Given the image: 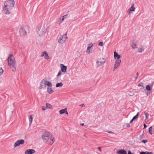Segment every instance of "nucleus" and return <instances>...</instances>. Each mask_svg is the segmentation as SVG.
<instances>
[{"label":"nucleus","mask_w":154,"mask_h":154,"mask_svg":"<svg viewBox=\"0 0 154 154\" xmlns=\"http://www.w3.org/2000/svg\"><path fill=\"white\" fill-rule=\"evenodd\" d=\"M67 38L66 33L63 36H60L58 40L59 43L63 44L64 42Z\"/></svg>","instance_id":"obj_10"},{"label":"nucleus","mask_w":154,"mask_h":154,"mask_svg":"<svg viewBox=\"0 0 154 154\" xmlns=\"http://www.w3.org/2000/svg\"><path fill=\"white\" fill-rule=\"evenodd\" d=\"M79 106L81 107H85V105L84 104H81L79 105Z\"/></svg>","instance_id":"obj_35"},{"label":"nucleus","mask_w":154,"mask_h":154,"mask_svg":"<svg viewBox=\"0 0 154 154\" xmlns=\"http://www.w3.org/2000/svg\"><path fill=\"white\" fill-rule=\"evenodd\" d=\"M145 152H141L140 153V154H145Z\"/></svg>","instance_id":"obj_44"},{"label":"nucleus","mask_w":154,"mask_h":154,"mask_svg":"<svg viewBox=\"0 0 154 154\" xmlns=\"http://www.w3.org/2000/svg\"><path fill=\"white\" fill-rule=\"evenodd\" d=\"M35 152V151L33 149H28L25 152V154H33Z\"/></svg>","instance_id":"obj_12"},{"label":"nucleus","mask_w":154,"mask_h":154,"mask_svg":"<svg viewBox=\"0 0 154 154\" xmlns=\"http://www.w3.org/2000/svg\"><path fill=\"white\" fill-rule=\"evenodd\" d=\"M152 127H151L149 128V132L151 134H152Z\"/></svg>","instance_id":"obj_27"},{"label":"nucleus","mask_w":154,"mask_h":154,"mask_svg":"<svg viewBox=\"0 0 154 154\" xmlns=\"http://www.w3.org/2000/svg\"><path fill=\"white\" fill-rule=\"evenodd\" d=\"M135 10V8L133 6H132L130 8H129L128 11V13L129 15L131 14V11H134Z\"/></svg>","instance_id":"obj_16"},{"label":"nucleus","mask_w":154,"mask_h":154,"mask_svg":"<svg viewBox=\"0 0 154 154\" xmlns=\"http://www.w3.org/2000/svg\"><path fill=\"white\" fill-rule=\"evenodd\" d=\"M139 115V112H138L137 113V114L135 116H134L132 119H134V120L135 119H137Z\"/></svg>","instance_id":"obj_23"},{"label":"nucleus","mask_w":154,"mask_h":154,"mask_svg":"<svg viewBox=\"0 0 154 154\" xmlns=\"http://www.w3.org/2000/svg\"><path fill=\"white\" fill-rule=\"evenodd\" d=\"M144 113L145 115L146 119H148V116H149V114H148V113L146 112H144Z\"/></svg>","instance_id":"obj_28"},{"label":"nucleus","mask_w":154,"mask_h":154,"mask_svg":"<svg viewBox=\"0 0 154 154\" xmlns=\"http://www.w3.org/2000/svg\"><path fill=\"white\" fill-rule=\"evenodd\" d=\"M15 4L14 0H10L5 1L4 3V6H7L12 8L13 7Z\"/></svg>","instance_id":"obj_6"},{"label":"nucleus","mask_w":154,"mask_h":154,"mask_svg":"<svg viewBox=\"0 0 154 154\" xmlns=\"http://www.w3.org/2000/svg\"><path fill=\"white\" fill-rule=\"evenodd\" d=\"M61 72L60 70L59 72H58V73L57 75V76H58L61 75Z\"/></svg>","instance_id":"obj_32"},{"label":"nucleus","mask_w":154,"mask_h":154,"mask_svg":"<svg viewBox=\"0 0 154 154\" xmlns=\"http://www.w3.org/2000/svg\"><path fill=\"white\" fill-rule=\"evenodd\" d=\"M65 113L66 114H68V112H67V109H66V110L65 111Z\"/></svg>","instance_id":"obj_49"},{"label":"nucleus","mask_w":154,"mask_h":154,"mask_svg":"<svg viewBox=\"0 0 154 154\" xmlns=\"http://www.w3.org/2000/svg\"><path fill=\"white\" fill-rule=\"evenodd\" d=\"M131 46L133 49L137 48V42L135 40H133Z\"/></svg>","instance_id":"obj_13"},{"label":"nucleus","mask_w":154,"mask_h":154,"mask_svg":"<svg viewBox=\"0 0 154 154\" xmlns=\"http://www.w3.org/2000/svg\"><path fill=\"white\" fill-rule=\"evenodd\" d=\"M137 77H136V79L138 77V76L139 73L138 72H137Z\"/></svg>","instance_id":"obj_50"},{"label":"nucleus","mask_w":154,"mask_h":154,"mask_svg":"<svg viewBox=\"0 0 154 154\" xmlns=\"http://www.w3.org/2000/svg\"><path fill=\"white\" fill-rule=\"evenodd\" d=\"M8 61V65L10 66L12 68V71L13 72L15 71L16 65L14 58L13 55L11 54L9 55Z\"/></svg>","instance_id":"obj_2"},{"label":"nucleus","mask_w":154,"mask_h":154,"mask_svg":"<svg viewBox=\"0 0 154 154\" xmlns=\"http://www.w3.org/2000/svg\"><path fill=\"white\" fill-rule=\"evenodd\" d=\"M134 119H132L131 120V121H130V123H131L133 121H134Z\"/></svg>","instance_id":"obj_46"},{"label":"nucleus","mask_w":154,"mask_h":154,"mask_svg":"<svg viewBox=\"0 0 154 154\" xmlns=\"http://www.w3.org/2000/svg\"><path fill=\"white\" fill-rule=\"evenodd\" d=\"M25 141L23 139L19 140L16 141L14 143V146L16 147L19 146L21 144H23Z\"/></svg>","instance_id":"obj_11"},{"label":"nucleus","mask_w":154,"mask_h":154,"mask_svg":"<svg viewBox=\"0 0 154 154\" xmlns=\"http://www.w3.org/2000/svg\"><path fill=\"white\" fill-rule=\"evenodd\" d=\"M63 84L62 82H60L59 83H57L56 85V87H58L62 86L63 85Z\"/></svg>","instance_id":"obj_20"},{"label":"nucleus","mask_w":154,"mask_h":154,"mask_svg":"<svg viewBox=\"0 0 154 154\" xmlns=\"http://www.w3.org/2000/svg\"><path fill=\"white\" fill-rule=\"evenodd\" d=\"M98 149L101 152V151H102V150H101V147H98Z\"/></svg>","instance_id":"obj_39"},{"label":"nucleus","mask_w":154,"mask_h":154,"mask_svg":"<svg viewBox=\"0 0 154 154\" xmlns=\"http://www.w3.org/2000/svg\"><path fill=\"white\" fill-rule=\"evenodd\" d=\"M64 18H63V17L62 18V19H61V20H62V22L64 20Z\"/></svg>","instance_id":"obj_45"},{"label":"nucleus","mask_w":154,"mask_h":154,"mask_svg":"<svg viewBox=\"0 0 154 154\" xmlns=\"http://www.w3.org/2000/svg\"><path fill=\"white\" fill-rule=\"evenodd\" d=\"M114 69H116V63H115L114 65Z\"/></svg>","instance_id":"obj_47"},{"label":"nucleus","mask_w":154,"mask_h":154,"mask_svg":"<svg viewBox=\"0 0 154 154\" xmlns=\"http://www.w3.org/2000/svg\"><path fill=\"white\" fill-rule=\"evenodd\" d=\"M80 125L81 126H83L84 125V123H81Z\"/></svg>","instance_id":"obj_51"},{"label":"nucleus","mask_w":154,"mask_h":154,"mask_svg":"<svg viewBox=\"0 0 154 154\" xmlns=\"http://www.w3.org/2000/svg\"><path fill=\"white\" fill-rule=\"evenodd\" d=\"M44 85H47L48 87H51L52 84L51 82L49 81L43 79L41 82L40 88H42V86Z\"/></svg>","instance_id":"obj_5"},{"label":"nucleus","mask_w":154,"mask_h":154,"mask_svg":"<svg viewBox=\"0 0 154 154\" xmlns=\"http://www.w3.org/2000/svg\"><path fill=\"white\" fill-rule=\"evenodd\" d=\"M116 50L114 51V57L115 58V59H116Z\"/></svg>","instance_id":"obj_36"},{"label":"nucleus","mask_w":154,"mask_h":154,"mask_svg":"<svg viewBox=\"0 0 154 154\" xmlns=\"http://www.w3.org/2000/svg\"><path fill=\"white\" fill-rule=\"evenodd\" d=\"M128 154H132L131 152L130 151H128Z\"/></svg>","instance_id":"obj_42"},{"label":"nucleus","mask_w":154,"mask_h":154,"mask_svg":"<svg viewBox=\"0 0 154 154\" xmlns=\"http://www.w3.org/2000/svg\"><path fill=\"white\" fill-rule=\"evenodd\" d=\"M42 138L44 142L51 145H52L55 141L54 138L50 132L47 131H45L42 132Z\"/></svg>","instance_id":"obj_1"},{"label":"nucleus","mask_w":154,"mask_h":154,"mask_svg":"<svg viewBox=\"0 0 154 154\" xmlns=\"http://www.w3.org/2000/svg\"><path fill=\"white\" fill-rule=\"evenodd\" d=\"M29 125H31L32 122V115H30L29 117Z\"/></svg>","instance_id":"obj_19"},{"label":"nucleus","mask_w":154,"mask_h":154,"mask_svg":"<svg viewBox=\"0 0 154 154\" xmlns=\"http://www.w3.org/2000/svg\"><path fill=\"white\" fill-rule=\"evenodd\" d=\"M37 34L39 36H43L45 35L47 32V29L44 25H38L36 29Z\"/></svg>","instance_id":"obj_3"},{"label":"nucleus","mask_w":154,"mask_h":154,"mask_svg":"<svg viewBox=\"0 0 154 154\" xmlns=\"http://www.w3.org/2000/svg\"><path fill=\"white\" fill-rule=\"evenodd\" d=\"M98 45L99 46H102L103 45V42H99V44H98Z\"/></svg>","instance_id":"obj_31"},{"label":"nucleus","mask_w":154,"mask_h":154,"mask_svg":"<svg viewBox=\"0 0 154 154\" xmlns=\"http://www.w3.org/2000/svg\"><path fill=\"white\" fill-rule=\"evenodd\" d=\"M4 70L2 68H0V75H1L3 72Z\"/></svg>","instance_id":"obj_30"},{"label":"nucleus","mask_w":154,"mask_h":154,"mask_svg":"<svg viewBox=\"0 0 154 154\" xmlns=\"http://www.w3.org/2000/svg\"><path fill=\"white\" fill-rule=\"evenodd\" d=\"M146 89L148 91H150L151 90V88L150 86L149 85H146Z\"/></svg>","instance_id":"obj_26"},{"label":"nucleus","mask_w":154,"mask_h":154,"mask_svg":"<svg viewBox=\"0 0 154 154\" xmlns=\"http://www.w3.org/2000/svg\"><path fill=\"white\" fill-rule=\"evenodd\" d=\"M66 108L64 109H62L61 110H60L59 111V113L60 114H62L64 113H65V111L66 110Z\"/></svg>","instance_id":"obj_18"},{"label":"nucleus","mask_w":154,"mask_h":154,"mask_svg":"<svg viewBox=\"0 0 154 154\" xmlns=\"http://www.w3.org/2000/svg\"><path fill=\"white\" fill-rule=\"evenodd\" d=\"M67 15H64V16H63V18H64H64H66V17H67Z\"/></svg>","instance_id":"obj_40"},{"label":"nucleus","mask_w":154,"mask_h":154,"mask_svg":"<svg viewBox=\"0 0 154 154\" xmlns=\"http://www.w3.org/2000/svg\"><path fill=\"white\" fill-rule=\"evenodd\" d=\"M144 50V49L143 48H138L137 51L139 53H141Z\"/></svg>","instance_id":"obj_21"},{"label":"nucleus","mask_w":154,"mask_h":154,"mask_svg":"<svg viewBox=\"0 0 154 154\" xmlns=\"http://www.w3.org/2000/svg\"><path fill=\"white\" fill-rule=\"evenodd\" d=\"M120 58V56L116 53V68L120 66V64L121 62Z\"/></svg>","instance_id":"obj_9"},{"label":"nucleus","mask_w":154,"mask_h":154,"mask_svg":"<svg viewBox=\"0 0 154 154\" xmlns=\"http://www.w3.org/2000/svg\"><path fill=\"white\" fill-rule=\"evenodd\" d=\"M142 87L143 88V89L144 88V87L143 86H142Z\"/></svg>","instance_id":"obj_52"},{"label":"nucleus","mask_w":154,"mask_h":154,"mask_svg":"<svg viewBox=\"0 0 154 154\" xmlns=\"http://www.w3.org/2000/svg\"><path fill=\"white\" fill-rule=\"evenodd\" d=\"M44 57L45 59H46L47 60H48L49 59V57L48 54L46 53L45 54V55Z\"/></svg>","instance_id":"obj_25"},{"label":"nucleus","mask_w":154,"mask_h":154,"mask_svg":"<svg viewBox=\"0 0 154 154\" xmlns=\"http://www.w3.org/2000/svg\"><path fill=\"white\" fill-rule=\"evenodd\" d=\"M105 61L106 59L103 58H100L97 59L96 61L97 67L98 68L99 66L105 63Z\"/></svg>","instance_id":"obj_7"},{"label":"nucleus","mask_w":154,"mask_h":154,"mask_svg":"<svg viewBox=\"0 0 154 154\" xmlns=\"http://www.w3.org/2000/svg\"><path fill=\"white\" fill-rule=\"evenodd\" d=\"M118 154H127V152L124 149L119 150L117 151Z\"/></svg>","instance_id":"obj_15"},{"label":"nucleus","mask_w":154,"mask_h":154,"mask_svg":"<svg viewBox=\"0 0 154 154\" xmlns=\"http://www.w3.org/2000/svg\"><path fill=\"white\" fill-rule=\"evenodd\" d=\"M12 8L7 6H4L3 9V12L5 14H10Z\"/></svg>","instance_id":"obj_8"},{"label":"nucleus","mask_w":154,"mask_h":154,"mask_svg":"<svg viewBox=\"0 0 154 154\" xmlns=\"http://www.w3.org/2000/svg\"><path fill=\"white\" fill-rule=\"evenodd\" d=\"M142 83H140V84H139L138 85V86H142Z\"/></svg>","instance_id":"obj_38"},{"label":"nucleus","mask_w":154,"mask_h":154,"mask_svg":"<svg viewBox=\"0 0 154 154\" xmlns=\"http://www.w3.org/2000/svg\"><path fill=\"white\" fill-rule=\"evenodd\" d=\"M147 141H148L147 140H143L142 141V142L143 143H146L147 142Z\"/></svg>","instance_id":"obj_34"},{"label":"nucleus","mask_w":154,"mask_h":154,"mask_svg":"<svg viewBox=\"0 0 154 154\" xmlns=\"http://www.w3.org/2000/svg\"><path fill=\"white\" fill-rule=\"evenodd\" d=\"M146 127V126L145 124H144V128H145Z\"/></svg>","instance_id":"obj_43"},{"label":"nucleus","mask_w":154,"mask_h":154,"mask_svg":"<svg viewBox=\"0 0 154 154\" xmlns=\"http://www.w3.org/2000/svg\"><path fill=\"white\" fill-rule=\"evenodd\" d=\"M152 154V152H147L145 154Z\"/></svg>","instance_id":"obj_41"},{"label":"nucleus","mask_w":154,"mask_h":154,"mask_svg":"<svg viewBox=\"0 0 154 154\" xmlns=\"http://www.w3.org/2000/svg\"><path fill=\"white\" fill-rule=\"evenodd\" d=\"M46 105L47 108L49 109L52 108V106L51 104L47 103H46Z\"/></svg>","instance_id":"obj_22"},{"label":"nucleus","mask_w":154,"mask_h":154,"mask_svg":"<svg viewBox=\"0 0 154 154\" xmlns=\"http://www.w3.org/2000/svg\"><path fill=\"white\" fill-rule=\"evenodd\" d=\"M61 69V71L63 72H66V71L67 67L66 66L64 65L63 64H61L60 65Z\"/></svg>","instance_id":"obj_14"},{"label":"nucleus","mask_w":154,"mask_h":154,"mask_svg":"<svg viewBox=\"0 0 154 154\" xmlns=\"http://www.w3.org/2000/svg\"><path fill=\"white\" fill-rule=\"evenodd\" d=\"M46 51H44V52H43L41 54V57H42L43 56H45V54L46 53Z\"/></svg>","instance_id":"obj_29"},{"label":"nucleus","mask_w":154,"mask_h":154,"mask_svg":"<svg viewBox=\"0 0 154 154\" xmlns=\"http://www.w3.org/2000/svg\"><path fill=\"white\" fill-rule=\"evenodd\" d=\"M89 46H88L89 47H90V48H91V47L93 46V44H89Z\"/></svg>","instance_id":"obj_37"},{"label":"nucleus","mask_w":154,"mask_h":154,"mask_svg":"<svg viewBox=\"0 0 154 154\" xmlns=\"http://www.w3.org/2000/svg\"><path fill=\"white\" fill-rule=\"evenodd\" d=\"M42 110H45L47 108L46 106V107L42 106Z\"/></svg>","instance_id":"obj_33"},{"label":"nucleus","mask_w":154,"mask_h":154,"mask_svg":"<svg viewBox=\"0 0 154 154\" xmlns=\"http://www.w3.org/2000/svg\"><path fill=\"white\" fill-rule=\"evenodd\" d=\"M108 133H113V132L112 131H109L107 132Z\"/></svg>","instance_id":"obj_48"},{"label":"nucleus","mask_w":154,"mask_h":154,"mask_svg":"<svg viewBox=\"0 0 154 154\" xmlns=\"http://www.w3.org/2000/svg\"><path fill=\"white\" fill-rule=\"evenodd\" d=\"M48 87L47 88V92L49 94H51L53 93L54 91V90L51 88V87Z\"/></svg>","instance_id":"obj_17"},{"label":"nucleus","mask_w":154,"mask_h":154,"mask_svg":"<svg viewBox=\"0 0 154 154\" xmlns=\"http://www.w3.org/2000/svg\"><path fill=\"white\" fill-rule=\"evenodd\" d=\"M28 29V27L27 26H21L19 30L20 35L23 36L26 35Z\"/></svg>","instance_id":"obj_4"},{"label":"nucleus","mask_w":154,"mask_h":154,"mask_svg":"<svg viewBox=\"0 0 154 154\" xmlns=\"http://www.w3.org/2000/svg\"><path fill=\"white\" fill-rule=\"evenodd\" d=\"M90 48H90V47H89L88 46L86 51V52L89 54L91 53V52L90 50Z\"/></svg>","instance_id":"obj_24"}]
</instances>
